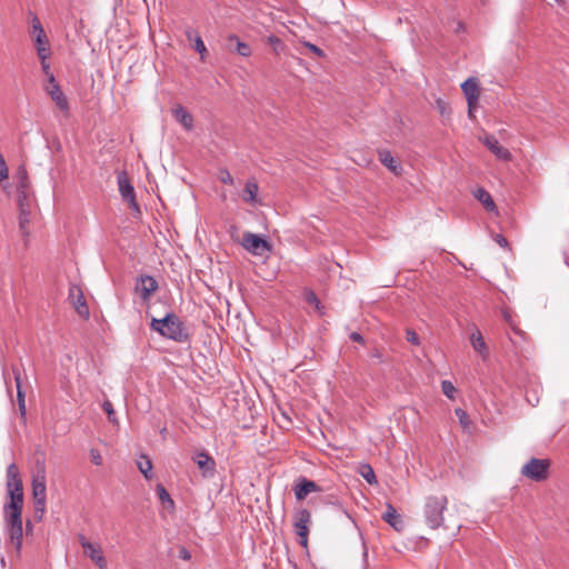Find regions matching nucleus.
Returning <instances> with one entry per match:
<instances>
[{"instance_id":"nucleus-27","label":"nucleus","mask_w":569,"mask_h":569,"mask_svg":"<svg viewBox=\"0 0 569 569\" xmlns=\"http://www.w3.org/2000/svg\"><path fill=\"white\" fill-rule=\"evenodd\" d=\"M31 189L17 190V203L19 209H29L31 203Z\"/></svg>"},{"instance_id":"nucleus-23","label":"nucleus","mask_w":569,"mask_h":569,"mask_svg":"<svg viewBox=\"0 0 569 569\" xmlns=\"http://www.w3.org/2000/svg\"><path fill=\"white\" fill-rule=\"evenodd\" d=\"M259 187L258 183L254 180H248L246 182L243 192H242V199L247 203H256L257 197H258Z\"/></svg>"},{"instance_id":"nucleus-19","label":"nucleus","mask_w":569,"mask_h":569,"mask_svg":"<svg viewBox=\"0 0 569 569\" xmlns=\"http://www.w3.org/2000/svg\"><path fill=\"white\" fill-rule=\"evenodd\" d=\"M16 182L17 190H30V181L28 177V171L24 164H20L13 176Z\"/></svg>"},{"instance_id":"nucleus-36","label":"nucleus","mask_w":569,"mask_h":569,"mask_svg":"<svg viewBox=\"0 0 569 569\" xmlns=\"http://www.w3.org/2000/svg\"><path fill=\"white\" fill-rule=\"evenodd\" d=\"M441 390H442L443 395L447 396L448 398H450V399L455 398L456 388L451 381L443 380L441 382Z\"/></svg>"},{"instance_id":"nucleus-54","label":"nucleus","mask_w":569,"mask_h":569,"mask_svg":"<svg viewBox=\"0 0 569 569\" xmlns=\"http://www.w3.org/2000/svg\"><path fill=\"white\" fill-rule=\"evenodd\" d=\"M92 457H93V459H98L99 455H97L94 451H92Z\"/></svg>"},{"instance_id":"nucleus-7","label":"nucleus","mask_w":569,"mask_h":569,"mask_svg":"<svg viewBox=\"0 0 569 569\" xmlns=\"http://www.w3.org/2000/svg\"><path fill=\"white\" fill-rule=\"evenodd\" d=\"M462 92L468 102V113L472 117V109L476 107L479 100V88L476 78H469L461 84Z\"/></svg>"},{"instance_id":"nucleus-16","label":"nucleus","mask_w":569,"mask_h":569,"mask_svg":"<svg viewBox=\"0 0 569 569\" xmlns=\"http://www.w3.org/2000/svg\"><path fill=\"white\" fill-rule=\"evenodd\" d=\"M47 92L60 110L67 111L69 109L68 100L58 83L48 86Z\"/></svg>"},{"instance_id":"nucleus-52","label":"nucleus","mask_w":569,"mask_h":569,"mask_svg":"<svg viewBox=\"0 0 569 569\" xmlns=\"http://www.w3.org/2000/svg\"><path fill=\"white\" fill-rule=\"evenodd\" d=\"M27 531L32 529V523L30 520L27 521Z\"/></svg>"},{"instance_id":"nucleus-25","label":"nucleus","mask_w":569,"mask_h":569,"mask_svg":"<svg viewBox=\"0 0 569 569\" xmlns=\"http://www.w3.org/2000/svg\"><path fill=\"white\" fill-rule=\"evenodd\" d=\"M470 342H471V346L472 348L479 352L480 355L485 356L487 353V345L482 338V335L481 332L476 329L471 336H470Z\"/></svg>"},{"instance_id":"nucleus-37","label":"nucleus","mask_w":569,"mask_h":569,"mask_svg":"<svg viewBox=\"0 0 569 569\" xmlns=\"http://www.w3.org/2000/svg\"><path fill=\"white\" fill-rule=\"evenodd\" d=\"M9 178V169L3 156L0 153V181H7Z\"/></svg>"},{"instance_id":"nucleus-20","label":"nucleus","mask_w":569,"mask_h":569,"mask_svg":"<svg viewBox=\"0 0 569 569\" xmlns=\"http://www.w3.org/2000/svg\"><path fill=\"white\" fill-rule=\"evenodd\" d=\"M382 519L396 530H400L402 527L401 517L391 503H387L386 511L382 513Z\"/></svg>"},{"instance_id":"nucleus-26","label":"nucleus","mask_w":569,"mask_h":569,"mask_svg":"<svg viewBox=\"0 0 569 569\" xmlns=\"http://www.w3.org/2000/svg\"><path fill=\"white\" fill-rule=\"evenodd\" d=\"M13 373H14V380H16V385H17V399H18L19 410H20V413L22 416H24L26 415V400H24V393L21 388L20 372L16 368H13Z\"/></svg>"},{"instance_id":"nucleus-42","label":"nucleus","mask_w":569,"mask_h":569,"mask_svg":"<svg viewBox=\"0 0 569 569\" xmlns=\"http://www.w3.org/2000/svg\"><path fill=\"white\" fill-rule=\"evenodd\" d=\"M307 48H309L313 53H316L318 57H322L323 56V51L317 47L316 44L313 43H310V42H307L306 43Z\"/></svg>"},{"instance_id":"nucleus-15","label":"nucleus","mask_w":569,"mask_h":569,"mask_svg":"<svg viewBox=\"0 0 569 569\" xmlns=\"http://www.w3.org/2000/svg\"><path fill=\"white\" fill-rule=\"evenodd\" d=\"M31 27H32L33 33L36 34L34 43H36V49L38 51L39 48L46 47L48 44V38L42 28L40 19L36 14H32Z\"/></svg>"},{"instance_id":"nucleus-31","label":"nucleus","mask_w":569,"mask_h":569,"mask_svg":"<svg viewBox=\"0 0 569 569\" xmlns=\"http://www.w3.org/2000/svg\"><path fill=\"white\" fill-rule=\"evenodd\" d=\"M455 413L458 417L459 423L462 427V429L465 431L469 432L470 428H471V420H470L468 413L463 409H461V408H457L455 410Z\"/></svg>"},{"instance_id":"nucleus-5","label":"nucleus","mask_w":569,"mask_h":569,"mask_svg":"<svg viewBox=\"0 0 569 569\" xmlns=\"http://www.w3.org/2000/svg\"><path fill=\"white\" fill-rule=\"evenodd\" d=\"M242 246L254 256H262L271 249L270 243L266 239L252 232L243 233Z\"/></svg>"},{"instance_id":"nucleus-1","label":"nucleus","mask_w":569,"mask_h":569,"mask_svg":"<svg viewBox=\"0 0 569 569\" xmlns=\"http://www.w3.org/2000/svg\"><path fill=\"white\" fill-rule=\"evenodd\" d=\"M7 491L10 501L3 506L4 527L22 525L23 488L17 465L8 467Z\"/></svg>"},{"instance_id":"nucleus-39","label":"nucleus","mask_w":569,"mask_h":569,"mask_svg":"<svg viewBox=\"0 0 569 569\" xmlns=\"http://www.w3.org/2000/svg\"><path fill=\"white\" fill-rule=\"evenodd\" d=\"M152 467L153 465H138L140 472L147 480H151L153 477Z\"/></svg>"},{"instance_id":"nucleus-28","label":"nucleus","mask_w":569,"mask_h":569,"mask_svg":"<svg viewBox=\"0 0 569 569\" xmlns=\"http://www.w3.org/2000/svg\"><path fill=\"white\" fill-rule=\"evenodd\" d=\"M187 38L189 40L194 41V50L201 54V60H203V56L207 52V48L204 46V42L202 41L201 37L198 33H193V31L189 30L187 31Z\"/></svg>"},{"instance_id":"nucleus-3","label":"nucleus","mask_w":569,"mask_h":569,"mask_svg":"<svg viewBox=\"0 0 569 569\" xmlns=\"http://www.w3.org/2000/svg\"><path fill=\"white\" fill-rule=\"evenodd\" d=\"M446 496H429L426 499L423 515L429 528L438 529L443 523V511L447 509Z\"/></svg>"},{"instance_id":"nucleus-8","label":"nucleus","mask_w":569,"mask_h":569,"mask_svg":"<svg viewBox=\"0 0 569 569\" xmlns=\"http://www.w3.org/2000/svg\"><path fill=\"white\" fill-rule=\"evenodd\" d=\"M136 292L144 301L150 299V296L158 289L156 279L151 276H141L136 282Z\"/></svg>"},{"instance_id":"nucleus-9","label":"nucleus","mask_w":569,"mask_h":569,"mask_svg":"<svg viewBox=\"0 0 569 569\" xmlns=\"http://www.w3.org/2000/svg\"><path fill=\"white\" fill-rule=\"evenodd\" d=\"M550 465H523L521 468V475L533 481H543L549 476Z\"/></svg>"},{"instance_id":"nucleus-13","label":"nucleus","mask_w":569,"mask_h":569,"mask_svg":"<svg viewBox=\"0 0 569 569\" xmlns=\"http://www.w3.org/2000/svg\"><path fill=\"white\" fill-rule=\"evenodd\" d=\"M86 556H88L98 568L100 569H107L108 563L107 560L102 553L101 547L96 543H91L86 546V549L83 550Z\"/></svg>"},{"instance_id":"nucleus-10","label":"nucleus","mask_w":569,"mask_h":569,"mask_svg":"<svg viewBox=\"0 0 569 569\" xmlns=\"http://www.w3.org/2000/svg\"><path fill=\"white\" fill-rule=\"evenodd\" d=\"M69 298L71 299L72 301V305L74 306L77 312L81 316V317H89V309H88V306L86 303V300H84V297H83V293L81 291V289L77 286H72L69 290Z\"/></svg>"},{"instance_id":"nucleus-43","label":"nucleus","mask_w":569,"mask_h":569,"mask_svg":"<svg viewBox=\"0 0 569 569\" xmlns=\"http://www.w3.org/2000/svg\"><path fill=\"white\" fill-rule=\"evenodd\" d=\"M495 240L500 247H508V240L502 234H496Z\"/></svg>"},{"instance_id":"nucleus-17","label":"nucleus","mask_w":569,"mask_h":569,"mask_svg":"<svg viewBox=\"0 0 569 569\" xmlns=\"http://www.w3.org/2000/svg\"><path fill=\"white\" fill-rule=\"evenodd\" d=\"M473 197L482 203L488 212H497V206L491 194L482 187H478L472 192Z\"/></svg>"},{"instance_id":"nucleus-14","label":"nucleus","mask_w":569,"mask_h":569,"mask_svg":"<svg viewBox=\"0 0 569 569\" xmlns=\"http://www.w3.org/2000/svg\"><path fill=\"white\" fill-rule=\"evenodd\" d=\"M32 493L33 498L36 500V509L37 510H44L46 505V483L39 478H36L32 483Z\"/></svg>"},{"instance_id":"nucleus-48","label":"nucleus","mask_w":569,"mask_h":569,"mask_svg":"<svg viewBox=\"0 0 569 569\" xmlns=\"http://www.w3.org/2000/svg\"><path fill=\"white\" fill-rule=\"evenodd\" d=\"M455 31L457 33L465 31V26H463V23L461 21L457 22V27H456Z\"/></svg>"},{"instance_id":"nucleus-32","label":"nucleus","mask_w":569,"mask_h":569,"mask_svg":"<svg viewBox=\"0 0 569 569\" xmlns=\"http://www.w3.org/2000/svg\"><path fill=\"white\" fill-rule=\"evenodd\" d=\"M37 54H38V57H39V59L41 61V68H42L43 72L46 74H49L50 73V67H49V63L47 62V59L49 57L47 47L39 48V50L37 51Z\"/></svg>"},{"instance_id":"nucleus-18","label":"nucleus","mask_w":569,"mask_h":569,"mask_svg":"<svg viewBox=\"0 0 569 569\" xmlns=\"http://www.w3.org/2000/svg\"><path fill=\"white\" fill-rule=\"evenodd\" d=\"M319 490L315 481L301 479L295 487V496L297 500H303L309 493Z\"/></svg>"},{"instance_id":"nucleus-6","label":"nucleus","mask_w":569,"mask_h":569,"mask_svg":"<svg viewBox=\"0 0 569 569\" xmlns=\"http://www.w3.org/2000/svg\"><path fill=\"white\" fill-rule=\"evenodd\" d=\"M118 187L122 200L129 202L130 207L136 212H140V208L136 201L134 188L128 179L126 172H120L118 174Z\"/></svg>"},{"instance_id":"nucleus-33","label":"nucleus","mask_w":569,"mask_h":569,"mask_svg":"<svg viewBox=\"0 0 569 569\" xmlns=\"http://www.w3.org/2000/svg\"><path fill=\"white\" fill-rule=\"evenodd\" d=\"M362 470L360 471L361 476L366 479V481L370 485L377 483V478L375 475L371 465H361Z\"/></svg>"},{"instance_id":"nucleus-47","label":"nucleus","mask_w":569,"mask_h":569,"mask_svg":"<svg viewBox=\"0 0 569 569\" xmlns=\"http://www.w3.org/2000/svg\"><path fill=\"white\" fill-rule=\"evenodd\" d=\"M528 462H532V463H536V462H550L549 459H540V458H530Z\"/></svg>"},{"instance_id":"nucleus-21","label":"nucleus","mask_w":569,"mask_h":569,"mask_svg":"<svg viewBox=\"0 0 569 569\" xmlns=\"http://www.w3.org/2000/svg\"><path fill=\"white\" fill-rule=\"evenodd\" d=\"M379 159L383 166H386L391 172L399 176L401 174L402 167L396 161L390 151H379Z\"/></svg>"},{"instance_id":"nucleus-44","label":"nucleus","mask_w":569,"mask_h":569,"mask_svg":"<svg viewBox=\"0 0 569 569\" xmlns=\"http://www.w3.org/2000/svg\"><path fill=\"white\" fill-rule=\"evenodd\" d=\"M78 541L79 543L81 545V547L83 548V550L86 549V546L88 545H91L92 542H90L83 535H78Z\"/></svg>"},{"instance_id":"nucleus-55","label":"nucleus","mask_w":569,"mask_h":569,"mask_svg":"<svg viewBox=\"0 0 569 569\" xmlns=\"http://www.w3.org/2000/svg\"><path fill=\"white\" fill-rule=\"evenodd\" d=\"M2 188H3V190H6V191H7V189H8V183L2 184Z\"/></svg>"},{"instance_id":"nucleus-30","label":"nucleus","mask_w":569,"mask_h":569,"mask_svg":"<svg viewBox=\"0 0 569 569\" xmlns=\"http://www.w3.org/2000/svg\"><path fill=\"white\" fill-rule=\"evenodd\" d=\"M19 228L20 231L27 236L29 233L28 231V224L30 222V212L29 209H19Z\"/></svg>"},{"instance_id":"nucleus-45","label":"nucleus","mask_w":569,"mask_h":569,"mask_svg":"<svg viewBox=\"0 0 569 569\" xmlns=\"http://www.w3.org/2000/svg\"><path fill=\"white\" fill-rule=\"evenodd\" d=\"M199 467L202 469L203 475H207L208 472H212V471H213V467H214V465H204V463H201V465H199Z\"/></svg>"},{"instance_id":"nucleus-51","label":"nucleus","mask_w":569,"mask_h":569,"mask_svg":"<svg viewBox=\"0 0 569 569\" xmlns=\"http://www.w3.org/2000/svg\"><path fill=\"white\" fill-rule=\"evenodd\" d=\"M47 76H48V80H49V86H53V83H57V82H56V78H54V76H53V73H52V72H50V73H49V74H47Z\"/></svg>"},{"instance_id":"nucleus-50","label":"nucleus","mask_w":569,"mask_h":569,"mask_svg":"<svg viewBox=\"0 0 569 569\" xmlns=\"http://www.w3.org/2000/svg\"><path fill=\"white\" fill-rule=\"evenodd\" d=\"M371 358H375V359H378L379 361H381V353L379 350H375L372 353H371Z\"/></svg>"},{"instance_id":"nucleus-35","label":"nucleus","mask_w":569,"mask_h":569,"mask_svg":"<svg viewBox=\"0 0 569 569\" xmlns=\"http://www.w3.org/2000/svg\"><path fill=\"white\" fill-rule=\"evenodd\" d=\"M305 300L310 303V305H313L316 310L320 313H322L321 311V305H320V301L318 299V297L316 296V293L312 291V290H307L305 292Z\"/></svg>"},{"instance_id":"nucleus-34","label":"nucleus","mask_w":569,"mask_h":569,"mask_svg":"<svg viewBox=\"0 0 569 569\" xmlns=\"http://www.w3.org/2000/svg\"><path fill=\"white\" fill-rule=\"evenodd\" d=\"M102 409L107 413L109 421L111 423H113V425H117L118 423V419H117V415H116V411L113 409V406H112L111 401L106 400L102 403Z\"/></svg>"},{"instance_id":"nucleus-2","label":"nucleus","mask_w":569,"mask_h":569,"mask_svg":"<svg viewBox=\"0 0 569 569\" xmlns=\"http://www.w3.org/2000/svg\"><path fill=\"white\" fill-rule=\"evenodd\" d=\"M150 328L176 342L183 343L189 340V333L183 322L172 312L167 313L162 319L152 318Z\"/></svg>"},{"instance_id":"nucleus-24","label":"nucleus","mask_w":569,"mask_h":569,"mask_svg":"<svg viewBox=\"0 0 569 569\" xmlns=\"http://www.w3.org/2000/svg\"><path fill=\"white\" fill-rule=\"evenodd\" d=\"M156 491H157V496H158L160 502L162 503L163 508L168 509V510H172L174 508V502L171 499L169 492L167 491V489L163 487L162 483H160V482L157 483Z\"/></svg>"},{"instance_id":"nucleus-40","label":"nucleus","mask_w":569,"mask_h":569,"mask_svg":"<svg viewBox=\"0 0 569 569\" xmlns=\"http://www.w3.org/2000/svg\"><path fill=\"white\" fill-rule=\"evenodd\" d=\"M220 181L224 184H233V178L228 170L220 172Z\"/></svg>"},{"instance_id":"nucleus-4","label":"nucleus","mask_w":569,"mask_h":569,"mask_svg":"<svg viewBox=\"0 0 569 569\" xmlns=\"http://www.w3.org/2000/svg\"><path fill=\"white\" fill-rule=\"evenodd\" d=\"M311 523V512L308 509H300L296 512L293 519L295 532L299 537V543L307 548L308 547V535L309 527Z\"/></svg>"},{"instance_id":"nucleus-12","label":"nucleus","mask_w":569,"mask_h":569,"mask_svg":"<svg viewBox=\"0 0 569 569\" xmlns=\"http://www.w3.org/2000/svg\"><path fill=\"white\" fill-rule=\"evenodd\" d=\"M9 542L14 547L17 556H20L22 549L23 528L22 525L14 527H4Z\"/></svg>"},{"instance_id":"nucleus-41","label":"nucleus","mask_w":569,"mask_h":569,"mask_svg":"<svg viewBox=\"0 0 569 569\" xmlns=\"http://www.w3.org/2000/svg\"><path fill=\"white\" fill-rule=\"evenodd\" d=\"M179 558L184 561L190 560L191 553L187 548L182 547L179 549Z\"/></svg>"},{"instance_id":"nucleus-29","label":"nucleus","mask_w":569,"mask_h":569,"mask_svg":"<svg viewBox=\"0 0 569 569\" xmlns=\"http://www.w3.org/2000/svg\"><path fill=\"white\" fill-rule=\"evenodd\" d=\"M230 42H236V51L242 57H249L251 54V48L249 44L239 40L237 36L229 37Z\"/></svg>"},{"instance_id":"nucleus-38","label":"nucleus","mask_w":569,"mask_h":569,"mask_svg":"<svg viewBox=\"0 0 569 569\" xmlns=\"http://www.w3.org/2000/svg\"><path fill=\"white\" fill-rule=\"evenodd\" d=\"M406 339L411 345H415V346L420 345L419 336L417 335V332L413 329L406 330Z\"/></svg>"},{"instance_id":"nucleus-46","label":"nucleus","mask_w":569,"mask_h":569,"mask_svg":"<svg viewBox=\"0 0 569 569\" xmlns=\"http://www.w3.org/2000/svg\"><path fill=\"white\" fill-rule=\"evenodd\" d=\"M350 339L353 340V341H357V342H361L362 341V336L358 332H352L350 335Z\"/></svg>"},{"instance_id":"nucleus-49","label":"nucleus","mask_w":569,"mask_h":569,"mask_svg":"<svg viewBox=\"0 0 569 569\" xmlns=\"http://www.w3.org/2000/svg\"><path fill=\"white\" fill-rule=\"evenodd\" d=\"M209 460H210V458L207 455L201 453L199 457V460L197 462H199V463L209 462Z\"/></svg>"},{"instance_id":"nucleus-11","label":"nucleus","mask_w":569,"mask_h":569,"mask_svg":"<svg viewBox=\"0 0 569 569\" xmlns=\"http://www.w3.org/2000/svg\"><path fill=\"white\" fill-rule=\"evenodd\" d=\"M482 142L498 159L509 160L511 158L510 151L500 146L495 136H486Z\"/></svg>"},{"instance_id":"nucleus-22","label":"nucleus","mask_w":569,"mask_h":569,"mask_svg":"<svg viewBox=\"0 0 569 569\" xmlns=\"http://www.w3.org/2000/svg\"><path fill=\"white\" fill-rule=\"evenodd\" d=\"M173 116H174L176 120L179 121L186 130H188V131L192 130L193 118L183 107L178 106L173 110Z\"/></svg>"},{"instance_id":"nucleus-53","label":"nucleus","mask_w":569,"mask_h":569,"mask_svg":"<svg viewBox=\"0 0 569 569\" xmlns=\"http://www.w3.org/2000/svg\"><path fill=\"white\" fill-rule=\"evenodd\" d=\"M438 104H439V108H440V112H441V114H443V113H445V107H442V106H441V102H440V101H438Z\"/></svg>"}]
</instances>
